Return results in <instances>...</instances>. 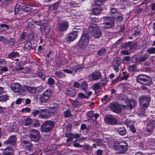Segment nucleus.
<instances>
[{
    "instance_id": "1",
    "label": "nucleus",
    "mask_w": 155,
    "mask_h": 155,
    "mask_svg": "<svg viewBox=\"0 0 155 155\" xmlns=\"http://www.w3.org/2000/svg\"><path fill=\"white\" fill-rule=\"evenodd\" d=\"M113 148L116 152L118 154L125 153L127 149V144L126 141H116L113 146Z\"/></svg>"
},
{
    "instance_id": "2",
    "label": "nucleus",
    "mask_w": 155,
    "mask_h": 155,
    "mask_svg": "<svg viewBox=\"0 0 155 155\" xmlns=\"http://www.w3.org/2000/svg\"><path fill=\"white\" fill-rule=\"evenodd\" d=\"M136 81L142 85L149 86L152 84L151 78L145 74H140L137 77Z\"/></svg>"
},
{
    "instance_id": "3",
    "label": "nucleus",
    "mask_w": 155,
    "mask_h": 155,
    "mask_svg": "<svg viewBox=\"0 0 155 155\" xmlns=\"http://www.w3.org/2000/svg\"><path fill=\"white\" fill-rule=\"evenodd\" d=\"M88 30L94 38H98L101 35L99 28L95 23H91L90 24L88 27Z\"/></svg>"
},
{
    "instance_id": "4",
    "label": "nucleus",
    "mask_w": 155,
    "mask_h": 155,
    "mask_svg": "<svg viewBox=\"0 0 155 155\" xmlns=\"http://www.w3.org/2000/svg\"><path fill=\"white\" fill-rule=\"evenodd\" d=\"M54 124V123L53 121H46L41 125V131L42 132L48 133L52 130Z\"/></svg>"
},
{
    "instance_id": "5",
    "label": "nucleus",
    "mask_w": 155,
    "mask_h": 155,
    "mask_svg": "<svg viewBox=\"0 0 155 155\" xmlns=\"http://www.w3.org/2000/svg\"><path fill=\"white\" fill-rule=\"evenodd\" d=\"M89 39L90 36L88 34H83L78 42V46L81 49L85 48L88 44Z\"/></svg>"
},
{
    "instance_id": "6",
    "label": "nucleus",
    "mask_w": 155,
    "mask_h": 155,
    "mask_svg": "<svg viewBox=\"0 0 155 155\" xmlns=\"http://www.w3.org/2000/svg\"><path fill=\"white\" fill-rule=\"evenodd\" d=\"M150 100L149 96H141L139 98V104L143 109H145L148 106Z\"/></svg>"
},
{
    "instance_id": "7",
    "label": "nucleus",
    "mask_w": 155,
    "mask_h": 155,
    "mask_svg": "<svg viewBox=\"0 0 155 155\" xmlns=\"http://www.w3.org/2000/svg\"><path fill=\"white\" fill-rule=\"evenodd\" d=\"M29 137L32 141L38 142L40 139V133L38 130L31 129L29 131Z\"/></svg>"
},
{
    "instance_id": "8",
    "label": "nucleus",
    "mask_w": 155,
    "mask_h": 155,
    "mask_svg": "<svg viewBox=\"0 0 155 155\" xmlns=\"http://www.w3.org/2000/svg\"><path fill=\"white\" fill-rule=\"evenodd\" d=\"M52 91L51 89H48L45 91L40 97V101L42 103H46L51 96Z\"/></svg>"
},
{
    "instance_id": "9",
    "label": "nucleus",
    "mask_w": 155,
    "mask_h": 155,
    "mask_svg": "<svg viewBox=\"0 0 155 155\" xmlns=\"http://www.w3.org/2000/svg\"><path fill=\"white\" fill-rule=\"evenodd\" d=\"M109 108L113 112L116 113H119L121 112L122 110V107L121 106L117 103L114 102L110 104Z\"/></svg>"
},
{
    "instance_id": "10",
    "label": "nucleus",
    "mask_w": 155,
    "mask_h": 155,
    "mask_svg": "<svg viewBox=\"0 0 155 155\" xmlns=\"http://www.w3.org/2000/svg\"><path fill=\"white\" fill-rule=\"evenodd\" d=\"M104 120L106 123L110 125H115L117 124V120L112 115H109L105 116Z\"/></svg>"
},
{
    "instance_id": "11",
    "label": "nucleus",
    "mask_w": 155,
    "mask_h": 155,
    "mask_svg": "<svg viewBox=\"0 0 155 155\" xmlns=\"http://www.w3.org/2000/svg\"><path fill=\"white\" fill-rule=\"evenodd\" d=\"M68 23L67 21H63L58 24V29L60 32L66 31L68 27Z\"/></svg>"
},
{
    "instance_id": "12",
    "label": "nucleus",
    "mask_w": 155,
    "mask_h": 155,
    "mask_svg": "<svg viewBox=\"0 0 155 155\" xmlns=\"http://www.w3.org/2000/svg\"><path fill=\"white\" fill-rule=\"evenodd\" d=\"M149 57V56H148L147 54L140 55L137 57L133 56L132 57V61L134 63L137 62H142L146 60Z\"/></svg>"
},
{
    "instance_id": "13",
    "label": "nucleus",
    "mask_w": 155,
    "mask_h": 155,
    "mask_svg": "<svg viewBox=\"0 0 155 155\" xmlns=\"http://www.w3.org/2000/svg\"><path fill=\"white\" fill-rule=\"evenodd\" d=\"M65 137L68 139L67 140V142L71 141L74 138H78L81 137V134H73L71 133H66L65 134Z\"/></svg>"
},
{
    "instance_id": "14",
    "label": "nucleus",
    "mask_w": 155,
    "mask_h": 155,
    "mask_svg": "<svg viewBox=\"0 0 155 155\" xmlns=\"http://www.w3.org/2000/svg\"><path fill=\"white\" fill-rule=\"evenodd\" d=\"M155 127V120H151L148 123L146 127V131L151 133Z\"/></svg>"
},
{
    "instance_id": "15",
    "label": "nucleus",
    "mask_w": 155,
    "mask_h": 155,
    "mask_svg": "<svg viewBox=\"0 0 155 155\" xmlns=\"http://www.w3.org/2000/svg\"><path fill=\"white\" fill-rule=\"evenodd\" d=\"M120 59L119 58H115L113 61L112 65L114 70L117 73L120 70L119 67L120 64Z\"/></svg>"
},
{
    "instance_id": "16",
    "label": "nucleus",
    "mask_w": 155,
    "mask_h": 155,
    "mask_svg": "<svg viewBox=\"0 0 155 155\" xmlns=\"http://www.w3.org/2000/svg\"><path fill=\"white\" fill-rule=\"evenodd\" d=\"M78 35L77 31H73L68 34L66 38V40L68 42L72 41L77 38Z\"/></svg>"
},
{
    "instance_id": "17",
    "label": "nucleus",
    "mask_w": 155,
    "mask_h": 155,
    "mask_svg": "<svg viewBox=\"0 0 155 155\" xmlns=\"http://www.w3.org/2000/svg\"><path fill=\"white\" fill-rule=\"evenodd\" d=\"M114 128L116 131L120 135L124 136L126 134V130L124 126H117Z\"/></svg>"
},
{
    "instance_id": "18",
    "label": "nucleus",
    "mask_w": 155,
    "mask_h": 155,
    "mask_svg": "<svg viewBox=\"0 0 155 155\" xmlns=\"http://www.w3.org/2000/svg\"><path fill=\"white\" fill-rule=\"evenodd\" d=\"M10 87L14 92L18 93L21 88V85L18 83H14L11 84Z\"/></svg>"
},
{
    "instance_id": "19",
    "label": "nucleus",
    "mask_w": 155,
    "mask_h": 155,
    "mask_svg": "<svg viewBox=\"0 0 155 155\" xmlns=\"http://www.w3.org/2000/svg\"><path fill=\"white\" fill-rule=\"evenodd\" d=\"M23 148L27 150H31L32 147V144L29 141L24 140L21 142Z\"/></svg>"
},
{
    "instance_id": "20",
    "label": "nucleus",
    "mask_w": 155,
    "mask_h": 155,
    "mask_svg": "<svg viewBox=\"0 0 155 155\" xmlns=\"http://www.w3.org/2000/svg\"><path fill=\"white\" fill-rule=\"evenodd\" d=\"M41 110H44V111L42 113H41L40 114L38 115L40 118L43 119H47L50 117V113L48 112V110L47 109H41Z\"/></svg>"
},
{
    "instance_id": "21",
    "label": "nucleus",
    "mask_w": 155,
    "mask_h": 155,
    "mask_svg": "<svg viewBox=\"0 0 155 155\" xmlns=\"http://www.w3.org/2000/svg\"><path fill=\"white\" fill-rule=\"evenodd\" d=\"M102 10V8L99 5H94L92 9L93 14L95 15H100Z\"/></svg>"
},
{
    "instance_id": "22",
    "label": "nucleus",
    "mask_w": 155,
    "mask_h": 155,
    "mask_svg": "<svg viewBox=\"0 0 155 155\" xmlns=\"http://www.w3.org/2000/svg\"><path fill=\"white\" fill-rule=\"evenodd\" d=\"M17 138L15 136L13 135L11 136L8 140L5 142L7 144H10L14 145L16 142Z\"/></svg>"
},
{
    "instance_id": "23",
    "label": "nucleus",
    "mask_w": 155,
    "mask_h": 155,
    "mask_svg": "<svg viewBox=\"0 0 155 155\" xmlns=\"http://www.w3.org/2000/svg\"><path fill=\"white\" fill-rule=\"evenodd\" d=\"M136 103V101L132 99L129 100L126 107H128L130 110H132L135 107Z\"/></svg>"
},
{
    "instance_id": "24",
    "label": "nucleus",
    "mask_w": 155,
    "mask_h": 155,
    "mask_svg": "<svg viewBox=\"0 0 155 155\" xmlns=\"http://www.w3.org/2000/svg\"><path fill=\"white\" fill-rule=\"evenodd\" d=\"M91 76L93 80H97L100 78L101 75L99 71H95L91 74Z\"/></svg>"
},
{
    "instance_id": "25",
    "label": "nucleus",
    "mask_w": 155,
    "mask_h": 155,
    "mask_svg": "<svg viewBox=\"0 0 155 155\" xmlns=\"http://www.w3.org/2000/svg\"><path fill=\"white\" fill-rule=\"evenodd\" d=\"M13 150V149L12 147H8L4 149L3 153L12 155Z\"/></svg>"
},
{
    "instance_id": "26",
    "label": "nucleus",
    "mask_w": 155,
    "mask_h": 155,
    "mask_svg": "<svg viewBox=\"0 0 155 155\" xmlns=\"http://www.w3.org/2000/svg\"><path fill=\"white\" fill-rule=\"evenodd\" d=\"M25 49L29 50L35 49V47H32L31 43L30 41H27L25 42L24 45Z\"/></svg>"
},
{
    "instance_id": "27",
    "label": "nucleus",
    "mask_w": 155,
    "mask_h": 155,
    "mask_svg": "<svg viewBox=\"0 0 155 155\" xmlns=\"http://www.w3.org/2000/svg\"><path fill=\"white\" fill-rule=\"evenodd\" d=\"M27 86H24L22 88L20 89L19 92H18V94L20 95H25L27 91Z\"/></svg>"
},
{
    "instance_id": "28",
    "label": "nucleus",
    "mask_w": 155,
    "mask_h": 155,
    "mask_svg": "<svg viewBox=\"0 0 155 155\" xmlns=\"http://www.w3.org/2000/svg\"><path fill=\"white\" fill-rule=\"evenodd\" d=\"M67 92L68 95L71 97H73L75 95V91L73 89L69 88Z\"/></svg>"
},
{
    "instance_id": "29",
    "label": "nucleus",
    "mask_w": 155,
    "mask_h": 155,
    "mask_svg": "<svg viewBox=\"0 0 155 155\" xmlns=\"http://www.w3.org/2000/svg\"><path fill=\"white\" fill-rule=\"evenodd\" d=\"M103 24L104 25V27L107 28H112L114 26V22H111V23L109 22H106L104 21Z\"/></svg>"
},
{
    "instance_id": "30",
    "label": "nucleus",
    "mask_w": 155,
    "mask_h": 155,
    "mask_svg": "<svg viewBox=\"0 0 155 155\" xmlns=\"http://www.w3.org/2000/svg\"><path fill=\"white\" fill-rule=\"evenodd\" d=\"M27 88L28 89L27 91H28L30 93L33 94L35 93L37 90L36 87H34L27 86Z\"/></svg>"
},
{
    "instance_id": "31",
    "label": "nucleus",
    "mask_w": 155,
    "mask_h": 155,
    "mask_svg": "<svg viewBox=\"0 0 155 155\" xmlns=\"http://www.w3.org/2000/svg\"><path fill=\"white\" fill-rule=\"evenodd\" d=\"M104 19V21L106 22H109L111 23V22H114V18L111 17H104L103 18Z\"/></svg>"
},
{
    "instance_id": "32",
    "label": "nucleus",
    "mask_w": 155,
    "mask_h": 155,
    "mask_svg": "<svg viewBox=\"0 0 155 155\" xmlns=\"http://www.w3.org/2000/svg\"><path fill=\"white\" fill-rule=\"evenodd\" d=\"M44 111V110H41V109L39 110H34V111L32 112V115L33 117H35L38 114L39 115L40 114L43 112Z\"/></svg>"
},
{
    "instance_id": "33",
    "label": "nucleus",
    "mask_w": 155,
    "mask_h": 155,
    "mask_svg": "<svg viewBox=\"0 0 155 155\" xmlns=\"http://www.w3.org/2000/svg\"><path fill=\"white\" fill-rule=\"evenodd\" d=\"M55 74L59 78H63L65 77L64 74L63 73L59 71H55Z\"/></svg>"
},
{
    "instance_id": "34",
    "label": "nucleus",
    "mask_w": 155,
    "mask_h": 155,
    "mask_svg": "<svg viewBox=\"0 0 155 155\" xmlns=\"http://www.w3.org/2000/svg\"><path fill=\"white\" fill-rule=\"evenodd\" d=\"M47 83L50 86H52L55 83L54 80L51 78H49L48 80Z\"/></svg>"
},
{
    "instance_id": "35",
    "label": "nucleus",
    "mask_w": 155,
    "mask_h": 155,
    "mask_svg": "<svg viewBox=\"0 0 155 155\" xmlns=\"http://www.w3.org/2000/svg\"><path fill=\"white\" fill-rule=\"evenodd\" d=\"M147 52L149 54H155V47H150L147 49Z\"/></svg>"
},
{
    "instance_id": "36",
    "label": "nucleus",
    "mask_w": 155,
    "mask_h": 155,
    "mask_svg": "<svg viewBox=\"0 0 155 155\" xmlns=\"http://www.w3.org/2000/svg\"><path fill=\"white\" fill-rule=\"evenodd\" d=\"M71 110L68 109L65 111L64 113V116L65 117H68L71 116Z\"/></svg>"
},
{
    "instance_id": "37",
    "label": "nucleus",
    "mask_w": 155,
    "mask_h": 155,
    "mask_svg": "<svg viewBox=\"0 0 155 155\" xmlns=\"http://www.w3.org/2000/svg\"><path fill=\"white\" fill-rule=\"evenodd\" d=\"M106 52V50L105 49L103 48L98 51L97 54L99 56H101L105 54Z\"/></svg>"
},
{
    "instance_id": "38",
    "label": "nucleus",
    "mask_w": 155,
    "mask_h": 155,
    "mask_svg": "<svg viewBox=\"0 0 155 155\" xmlns=\"http://www.w3.org/2000/svg\"><path fill=\"white\" fill-rule=\"evenodd\" d=\"M32 9V8H31L25 6H22L21 8V10L24 12H27L30 11Z\"/></svg>"
},
{
    "instance_id": "39",
    "label": "nucleus",
    "mask_w": 155,
    "mask_h": 155,
    "mask_svg": "<svg viewBox=\"0 0 155 155\" xmlns=\"http://www.w3.org/2000/svg\"><path fill=\"white\" fill-rule=\"evenodd\" d=\"M8 99V96L7 95H3L1 97V95H0V101L3 102L6 101Z\"/></svg>"
},
{
    "instance_id": "40",
    "label": "nucleus",
    "mask_w": 155,
    "mask_h": 155,
    "mask_svg": "<svg viewBox=\"0 0 155 155\" xmlns=\"http://www.w3.org/2000/svg\"><path fill=\"white\" fill-rule=\"evenodd\" d=\"M56 107H50L49 110H48V112H50V115L51 116V115L53 114L56 111Z\"/></svg>"
},
{
    "instance_id": "41",
    "label": "nucleus",
    "mask_w": 155,
    "mask_h": 155,
    "mask_svg": "<svg viewBox=\"0 0 155 155\" xmlns=\"http://www.w3.org/2000/svg\"><path fill=\"white\" fill-rule=\"evenodd\" d=\"M18 55L19 54L18 53L16 52H13L10 54L8 55V57L9 58H11L18 56Z\"/></svg>"
},
{
    "instance_id": "42",
    "label": "nucleus",
    "mask_w": 155,
    "mask_h": 155,
    "mask_svg": "<svg viewBox=\"0 0 155 155\" xmlns=\"http://www.w3.org/2000/svg\"><path fill=\"white\" fill-rule=\"evenodd\" d=\"M105 0H94V5H99L103 3Z\"/></svg>"
},
{
    "instance_id": "43",
    "label": "nucleus",
    "mask_w": 155,
    "mask_h": 155,
    "mask_svg": "<svg viewBox=\"0 0 155 155\" xmlns=\"http://www.w3.org/2000/svg\"><path fill=\"white\" fill-rule=\"evenodd\" d=\"M96 142L98 146H101L103 145V142L102 140L100 139H96Z\"/></svg>"
},
{
    "instance_id": "44",
    "label": "nucleus",
    "mask_w": 155,
    "mask_h": 155,
    "mask_svg": "<svg viewBox=\"0 0 155 155\" xmlns=\"http://www.w3.org/2000/svg\"><path fill=\"white\" fill-rule=\"evenodd\" d=\"M37 74L38 77H40L43 80H44L45 78V74H44L42 73L41 72H38Z\"/></svg>"
},
{
    "instance_id": "45",
    "label": "nucleus",
    "mask_w": 155,
    "mask_h": 155,
    "mask_svg": "<svg viewBox=\"0 0 155 155\" xmlns=\"http://www.w3.org/2000/svg\"><path fill=\"white\" fill-rule=\"evenodd\" d=\"M32 123V120L30 118L27 119L25 121V125L26 126H29Z\"/></svg>"
},
{
    "instance_id": "46",
    "label": "nucleus",
    "mask_w": 155,
    "mask_h": 155,
    "mask_svg": "<svg viewBox=\"0 0 155 155\" xmlns=\"http://www.w3.org/2000/svg\"><path fill=\"white\" fill-rule=\"evenodd\" d=\"M69 5L70 6H71V7H77L79 6V4L78 3H77L75 1H72L70 2Z\"/></svg>"
},
{
    "instance_id": "47",
    "label": "nucleus",
    "mask_w": 155,
    "mask_h": 155,
    "mask_svg": "<svg viewBox=\"0 0 155 155\" xmlns=\"http://www.w3.org/2000/svg\"><path fill=\"white\" fill-rule=\"evenodd\" d=\"M117 17L116 18L119 21H122L123 19V16L119 12H117Z\"/></svg>"
},
{
    "instance_id": "48",
    "label": "nucleus",
    "mask_w": 155,
    "mask_h": 155,
    "mask_svg": "<svg viewBox=\"0 0 155 155\" xmlns=\"http://www.w3.org/2000/svg\"><path fill=\"white\" fill-rule=\"evenodd\" d=\"M132 41H129L127 42H126L123 44L122 45V46L123 48H126L129 46L131 45L132 44Z\"/></svg>"
},
{
    "instance_id": "49",
    "label": "nucleus",
    "mask_w": 155,
    "mask_h": 155,
    "mask_svg": "<svg viewBox=\"0 0 155 155\" xmlns=\"http://www.w3.org/2000/svg\"><path fill=\"white\" fill-rule=\"evenodd\" d=\"M87 82L85 81H84L82 83L81 87L82 89L84 90L86 89L87 88Z\"/></svg>"
},
{
    "instance_id": "50",
    "label": "nucleus",
    "mask_w": 155,
    "mask_h": 155,
    "mask_svg": "<svg viewBox=\"0 0 155 155\" xmlns=\"http://www.w3.org/2000/svg\"><path fill=\"white\" fill-rule=\"evenodd\" d=\"M26 35V32L25 31L23 32L20 36L21 41H23L24 40L25 38Z\"/></svg>"
},
{
    "instance_id": "51",
    "label": "nucleus",
    "mask_w": 155,
    "mask_h": 155,
    "mask_svg": "<svg viewBox=\"0 0 155 155\" xmlns=\"http://www.w3.org/2000/svg\"><path fill=\"white\" fill-rule=\"evenodd\" d=\"M15 40L14 38H11L8 41L9 44L11 45H13L15 43Z\"/></svg>"
},
{
    "instance_id": "52",
    "label": "nucleus",
    "mask_w": 155,
    "mask_h": 155,
    "mask_svg": "<svg viewBox=\"0 0 155 155\" xmlns=\"http://www.w3.org/2000/svg\"><path fill=\"white\" fill-rule=\"evenodd\" d=\"M130 129L133 133H134L136 132V130L135 129L134 125L131 124L129 126Z\"/></svg>"
},
{
    "instance_id": "53",
    "label": "nucleus",
    "mask_w": 155,
    "mask_h": 155,
    "mask_svg": "<svg viewBox=\"0 0 155 155\" xmlns=\"http://www.w3.org/2000/svg\"><path fill=\"white\" fill-rule=\"evenodd\" d=\"M136 65H132L129 68V71L132 72L134 71L136 69Z\"/></svg>"
},
{
    "instance_id": "54",
    "label": "nucleus",
    "mask_w": 155,
    "mask_h": 155,
    "mask_svg": "<svg viewBox=\"0 0 155 155\" xmlns=\"http://www.w3.org/2000/svg\"><path fill=\"white\" fill-rule=\"evenodd\" d=\"M50 28L49 25H47L45 28V31L46 34L49 33L50 31Z\"/></svg>"
},
{
    "instance_id": "55",
    "label": "nucleus",
    "mask_w": 155,
    "mask_h": 155,
    "mask_svg": "<svg viewBox=\"0 0 155 155\" xmlns=\"http://www.w3.org/2000/svg\"><path fill=\"white\" fill-rule=\"evenodd\" d=\"M78 97L80 98L88 99V97H86V96L82 93H80L78 94Z\"/></svg>"
},
{
    "instance_id": "56",
    "label": "nucleus",
    "mask_w": 155,
    "mask_h": 155,
    "mask_svg": "<svg viewBox=\"0 0 155 155\" xmlns=\"http://www.w3.org/2000/svg\"><path fill=\"white\" fill-rule=\"evenodd\" d=\"M59 2H58L56 3H55L53 5V9L54 10H56L58 8L59 5Z\"/></svg>"
},
{
    "instance_id": "57",
    "label": "nucleus",
    "mask_w": 155,
    "mask_h": 155,
    "mask_svg": "<svg viewBox=\"0 0 155 155\" xmlns=\"http://www.w3.org/2000/svg\"><path fill=\"white\" fill-rule=\"evenodd\" d=\"M94 88L95 90L99 89L100 88V85L98 83H96L94 84Z\"/></svg>"
},
{
    "instance_id": "58",
    "label": "nucleus",
    "mask_w": 155,
    "mask_h": 155,
    "mask_svg": "<svg viewBox=\"0 0 155 155\" xmlns=\"http://www.w3.org/2000/svg\"><path fill=\"white\" fill-rule=\"evenodd\" d=\"M93 113L92 111H90L87 114V116L89 117L88 119H91L93 117Z\"/></svg>"
},
{
    "instance_id": "59",
    "label": "nucleus",
    "mask_w": 155,
    "mask_h": 155,
    "mask_svg": "<svg viewBox=\"0 0 155 155\" xmlns=\"http://www.w3.org/2000/svg\"><path fill=\"white\" fill-rule=\"evenodd\" d=\"M79 101L77 100H75L72 103V106L74 107H76L78 105Z\"/></svg>"
},
{
    "instance_id": "60",
    "label": "nucleus",
    "mask_w": 155,
    "mask_h": 155,
    "mask_svg": "<svg viewBox=\"0 0 155 155\" xmlns=\"http://www.w3.org/2000/svg\"><path fill=\"white\" fill-rule=\"evenodd\" d=\"M73 69L75 71V72L79 71H80L81 70V67H79V66H75L73 68Z\"/></svg>"
},
{
    "instance_id": "61",
    "label": "nucleus",
    "mask_w": 155,
    "mask_h": 155,
    "mask_svg": "<svg viewBox=\"0 0 155 155\" xmlns=\"http://www.w3.org/2000/svg\"><path fill=\"white\" fill-rule=\"evenodd\" d=\"M16 128V126H13V127L9 126L8 130L10 132L14 131Z\"/></svg>"
},
{
    "instance_id": "62",
    "label": "nucleus",
    "mask_w": 155,
    "mask_h": 155,
    "mask_svg": "<svg viewBox=\"0 0 155 155\" xmlns=\"http://www.w3.org/2000/svg\"><path fill=\"white\" fill-rule=\"evenodd\" d=\"M108 98V96L107 95H106L103 98H101V101L103 102L104 101H106V102L107 101V100Z\"/></svg>"
},
{
    "instance_id": "63",
    "label": "nucleus",
    "mask_w": 155,
    "mask_h": 155,
    "mask_svg": "<svg viewBox=\"0 0 155 155\" xmlns=\"http://www.w3.org/2000/svg\"><path fill=\"white\" fill-rule=\"evenodd\" d=\"M31 110V109L30 108H28V107H26L25 108H24V109H22L21 111L22 112H29Z\"/></svg>"
},
{
    "instance_id": "64",
    "label": "nucleus",
    "mask_w": 155,
    "mask_h": 155,
    "mask_svg": "<svg viewBox=\"0 0 155 155\" xmlns=\"http://www.w3.org/2000/svg\"><path fill=\"white\" fill-rule=\"evenodd\" d=\"M74 87L78 88H80L81 87V84L77 81L74 82Z\"/></svg>"
}]
</instances>
